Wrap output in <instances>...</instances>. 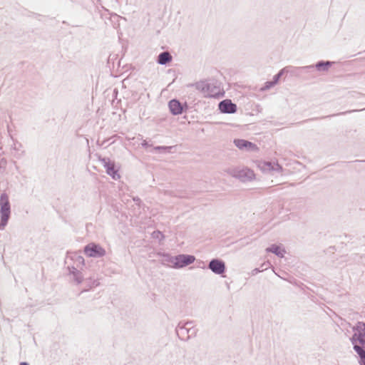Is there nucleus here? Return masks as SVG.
Here are the masks:
<instances>
[{"label":"nucleus","instance_id":"nucleus-11","mask_svg":"<svg viewBox=\"0 0 365 365\" xmlns=\"http://www.w3.org/2000/svg\"><path fill=\"white\" fill-rule=\"evenodd\" d=\"M234 144L240 150H255L257 149L255 144L244 139H235Z\"/></svg>","mask_w":365,"mask_h":365},{"label":"nucleus","instance_id":"nucleus-1","mask_svg":"<svg viewBox=\"0 0 365 365\" xmlns=\"http://www.w3.org/2000/svg\"><path fill=\"white\" fill-rule=\"evenodd\" d=\"M353 331L354 334L350 338L353 349L359 357V365H365V323L358 322Z\"/></svg>","mask_w":365,"mask_h":365},{"label":"nucleus","instance_id":"nucleus-19","mask_svg":"<svg viewBox=\"0 0 365 365\" xmlns=\"http://www.w3.org/2000/svg\"><path fill=\"white\" fill-rule=\"evenodd\" d=\"M286 69H287V68H282V70H280L279 71L278 73H277L276 75L274 76L273 79H272V81H273L274 83H275V84L278 83L280 78L284 74V73L285 72Z\"/></svg>","mask_w":365,"mask_h":365},{"label":"nucleus","instance_id":"nucleus-22","mask_svg":"<svg viewBox=\"0 0 365 365\" xmlns=\"http://www.w3.org/2000/svg\"><path fill=\"white\" fill-rule=\"evenodd\" d=\"M360 110H347V111H345V112H341V113H336V114H333V115H327L325 118H330V117H333V116H336V115H345L346 113H353V112H358V111H360Z\"/></svg>","mask_w":365,"mask_h":365},{"label":"nucleus","instance_id":"nucleus-17","mask_svg":"<svg viewBox=\"0 0 365 365\" xmlns=\"http://www.w3.org/2000/svg\"><path fill=\"white\" fill-rule=\"evenodd\" d=\"M266 251L267 252H272V253L276 255L277 256H278L279 257H284V253L285 252V251L282 250L280 249V247L277 245H271L269 247H267L266 249Z\"/></svg>","mask_w":365,"mask_h":365},{"label":"nucleus","instance_id":"nucleus-27","mask_svg":"<svg viewBox=\"0 0 365 365\" xmlns=\"http://www.w3.org/2000/svg\"><path fill=\"white\" fill-rule=\"evenodd\" d=\"M159 235H160L161 237H163V234L159 231L157 232H153L154 237H159Z\"/></svg>","mask_w":365,"mask_h":365},{"label":"nucleus","instance_id":"nucleus-23","mask_svg":"<svg viewBox=\"0 0 365 365\" xmlns=\"http://www.w3.org/2000/svg\"><path fill=\"white\" fill-rule=\"evenodd\" d=\"M188 331H189V334H188L189 339L193 336H195L196 329L194 328L193 324L191 326H189Z\"/></svg>","mask_w":365,"mask_h":365},{"label":"nucleus","instance_id":"nucleus-21","mask_svg":"<svg viewBox=\"0 0 365 365\" xmlns=\"http://www.w3.org/2000/svg\"><path fill=\"white\" fill-rule=\"evenodd\" d=\"M173 148L172 146H156L154 148V149L155 150H158V151H168L170 152V150Z\"/></svg>","mask_w":365,"mask_h":365},{"label":"nucleus","instance_id":"nucleus-6","mask_svg":"<svg viewBox=\"0 0 365 365\" xmlns=\"http://www.w3.org/2000/svg\"><path fill=\"white\" fill-rule=\"evenodd\" d=\"M198 88H200V86ZM200 88L205 95L209 97L220 98L223 96V93H220V88L214 83H206L202 84Z\"/></svg>","mask_w":365,"mask_h":365},{"label":"nucleus","instance_id":"nucleus-16","mask_svg":"<svg viewBox=\"0 0 365 365\" xmlns=\"http://www.w3.org/2000/svg\"><path fill=\"white\" fill-rule=\"evenodd\" d=\"M69 272L73 276V280L78 284L83 281L82 273L74 267H68Z\"/></svg>","mask_w":365,"mask_h":365},{"label":"nucleus","instance_id":"nucleus-20","mask_svg":"<svg viewBox=\"0 0 365 365\" xmlns=\"http://www.w3.org/2000/svg\"><path fill=\"white\" fill-rule=\"evenodd\" d=\"M276 84L274 83L272 81H267L264 83V86L263 87H262L261 91H267V90L270 89L271 88H272L273 86H274Z\"/></svg>","mask_w":365,"mask_h":365},{"label":"nucleus","instance_id":"nucleus-8","mask_svg":"<svg viewBox=\"0 0 365 365\" xmlns=\"http://www.w3.org/2000/svg\"><path fill=\"white\" fill-rule=\"evenodd\" d=\"M193 324L192 322H187L185 323L180 322L176 327V334L180 339L188 340L189 339V331L188 327Z\"/></svg>","mask_w":365,"mask_h":365},{"label":"nucleus","instance_id":"nucleus-24","mask_svg":"<svg viewBox=\"0 0 365 365\" xmlns=\"http://www.w3.org/2000/svg\"><path fill=\"white\" fill-rule=\"evenodd\" d=\"M270 263L269 262H264L261 265L262 270H266L269 267Z\"/></svg>","mask_w":365,"mask_h":365},{"label":"nucleus","instance_id":"nucleus-10","mask_svg":"<svg viewBox=\"0 0 365 365\" xmlns=\"http://www.w3.org/2000/svg\"><path fill=\"white\" fill-rule=\"evenodd\" d=\"M101 161L106 170V173L111 176L113 179L117 180L120 178L117 170L115 169V164L113 162H111L109 158H106L101 159Z\"/></svg>","mask_w":365,"mask_h":365},{"label":"nucleus","instance_id":"nucleus-2","mask_svg":"<svg viewBox=\"0 0 365 365\" xmlns=\"http://www.w3.org/2000/svg\"><path fill=\"white\" fill-rule=\"evenodd\" d=\"M0 228L4 229L6 226L11 215L9 196L6 192H3L0 196Z\"/></svg>","mask_w":365,"mask_h":365},{"label":"nucleus","instance_id":"nucleus-5","mask_svg":"<svg viewBox=\"0 0 365 365\" xmlns=\"http://www.w3.org/2000/svg\"><path fill=\"white\" fill-rule=\"evenodd\" d=\"M230 174L233 177L237 178L243 182L251 180L255 178L254 172L247 168L232 170L230 172Z\"/></svg>","mask_w":365,"mask_h":365},{"label":"nucleus","instance_id":"nucleus-25","mask_svg":"<svg viewBox=\"0 0 365 365\" xmlns=\"http://www.w3.org/2000/svg\"><path fill=\"white\" fill-rule=\"evenodd\" d=\"M170 258H174V257H172V256H170L169 255H164V262H166L168 263H170L171 264Z\"/></svg>","mask_w":365,"mask_h":365},{"label":"nucleus","instance_id":"nucleus-13","mask_svg":"<svg viewBox=\"0 0 365 365\" xmlns=\"http://www.w3.org/2000/svg\"><path fill=\"white\" fill-rule=\"evenodd\" d=\"M172 61V56L168 51L160 53L157 59V62L160 65H166Z\"/></svg>","mask_w":365,"mask_h":365},{"label":"nucleus","instance_id":"nucleus-29","mask_svg":"<svg viewBox=\"0 0 365 365\" xmlns=\"http://www.w3.org/2000/svg\"><path fill=\"white\" fill-rule=\"evenodd\" d=\"M259 272H261V270L259 268H255L252 270V274H255Z\"/></svg>","mask_w":365,"mask_h":365},{"label":"nucleus","instance_id":"nucleus-9","mask_svg":"<svg viewBox=\"0 0 365 365\" xmlns=\"http://www.w3.org/2000/svg\"><path fill=\"white\" fill-rule=\"evenodd\" d=\"M218 108L221 113L232 114L237 111V105L233 103L231 100L225 99L219 103Z\"/></svg>","mask_w":365,"mask_h":365},{"label":"nucleus","instance_id":"nucleus-3","mask_svg":"<svg viewBox=\"0 0 365 365\" xmlns=\"http://www.w3.org/2000/svg\"><path fill=\"white\" fill-rule=\"evenodd\" d=\"M172 267L175 269L182 268L194 262L195 257L190 255H178L174 258H170Z\"/></svg>","mask_w":365,"mask_h":365},{"label":"nucleus","instance_id":"nucleus-18","mask_svg":"<svg viewBox=\"0 0 365 365\" xmlns=\"http://www.w3.org/2000/svg\"><path fill=\"white\" fill-rule=\"evenodd\" d=\"M267 168L269 170L281 172L282 170V167L277 163H272L267 162L265 164Z\"/></svg>","mask_w":365,"mask_h":365},{"label":"nucleus","instance_id":"nucleus-7","mask_svg":"<svg viewBox=\"0 0 365 365\" xmlns=\"http://www.w3.org/2000/svg\"><path fill=\"white\" fill-rule=\"evenodd\" d=\"M208 268L216 274H222L225 272V263L220 259H212L208 264Z\"/></svg>","mask_w":365,"mask_h":365},{"label":"nucleus","instance_id":"nucleus-15","mask_svg":"<svg viewBox=\"0 0 365 365\" xmlns=\"http://www.w3.org/2000/svg\"><path fill=\"white\" fill-rule=\"evenodd\" d=\"M297 75H309V76H314L312 74L314 70V65L302 66L297 68Z\"/></svg>","mask_w":365,"mask_h":365},{"label":"nucleus","instance_id":"nucleus-14","mask_svg":"<svg viewBox=\"0 0 365 365\" xmlns=\"http://www.w3.org/2000/svg\"><path fill=\"white\" fill-rule=\"evenodd\" d=\"M333 62L329 61H318L314 66V70L316 69L318 71H327L329 68L331 66Z\"/></svg>","mask_w":365,"mask_h":365},{"label":"nucleus","instance_id":"nucleus-26","mask_svg":"<svg viewBox=\"0 0 365 365\" xmlns=\"http://www.w3.org/2000/svg\"><path fill=\"white\" fill-rule=\"evenodd\" d=\"M141 145H142V146H143V148H148V147H149V146H150V145L148 144V143L145 140H144L142 142Z\"/></svg>","mask_w":365,"mask_h":365},{"label":"nucleus","instance_id":"nucleus-30","mask_svg":"<svg viewBox=\"0 0 365 365\" xmlns=\"http://www.w3.org/2000/svg\"><path fill=\"white\" fill-rule=\"evenodd\" d=\"M78 262L79 263L83 264V262H84V259H83L82 257H78Z\"/></svg>","mask_w":365,"mask_h":365},{"label":"nucleus","instance_id":"nucleus-32","mask_svg":"<svg viewBox=\"0 0 365 365\" xmlns=\"http://www.w3.org/2000/svg\"><path fill=\"white\" fill-rule=\"evenodd\" d=\"M13 148H14V150H19V148H17V146H16V143H14V144Z\"/></svg>","mask_w":365,"mask_h":365},{"label":"nucleus","instance_id":"nucleus-4","mask_svg":"<svg viewBox=\"0 0 365 365\" xmlns=\"http://www.w3.org/2000/svg\"><path fill=\"white\" fill-rule=\"evenodd\" d=\"M85 254L89 257L99 258L106 255V250L101 245L91 242L84 247Z\"/></svg>","mask_w":365,"mask_h":365},{"label":"nucleus","instance_id":"nucleus-28","mask_svg":"<svg viewBox=\"0 0 365 365\" xmlns=\"http://www.w3.org/2000/svg\"><path fill=\"white\" fill-rule=\"evenodd\" d=\"M133 201L135 202V203L138 205L140 202V200L139 197H133Z\"/></svg>","mask_w":365,"mask_h":365},{"label":"nucleus","instance_id":"nucleus-31","mask_svg":"<svg viewBox=\"0 0 365 365\" xmlns=\"http://www.w3.org/2000/svg\"><path fill=\"white\" fill-rule=\"evenodd\" d=\"M19 365H29V364L24 361V362H21Z\"/></svg>","mask_w":365,"mask_h":365},{"label":"nucleus","instance_id":"nucleus-12","mask_svg":"<svg viewBox=\"0 0 365 365\" xmlns=\"http://www.w3.org/2000/svg\"><path fill=\"white\" fill-rule=\"evenodd\" d=\"M168 106L173 115H177L182 113V106L177 99H173L170 101Z\"/></svg>","mask_w":365,"mask_h":365}]
</instances>
